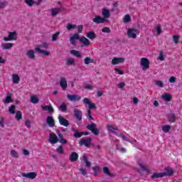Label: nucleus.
<instances>
[{
    "label": "nucleus",
    "instance_id": "obj_1",
    "mask_svg": "<svg viewBox=\"0 0 182 182\" xmlns=\"http://www.w3.org/2000/svg\"><path fill=\"white\" fill-rule=\"evenodd\" d=\"M86 129H87V130H90V132H91L92 134H95V136H99V134L100 133L99 129H97L96 123L95 122H92V124L87 125Z\"/></svg>",
    "mask_w": 182,
    "mask_h": 182
},
{
    "label": "nucleus",
    "instance_id": "obj_2",
    "mask_svg": "<svg viewBox=\"0 0 182 182\" xmlns=\"http://www.w3.org/2000/svg\"><path fill=\"white\" fill-rule=\"evenodd\" d=\"M137 33H139V30L136 28H128L127 36L128 38H132V39H136L137 38Z\"/></svg>",
    "mask_w": 182,
    "mask_h": 182
},
{
    "label": "nucleus",
    "instance_id": "obj_3",
    "mask_svg": "<svg viewBox=\"0 0 182 182\" xmlns=\"http://www.w3.org/2000/svg\"><path fill=\"white\" fill-rule=\"evenodd\" d=\"M92 140H93L91 137H88L87 139H82L79 141L80 146H85V147H90L92 144Z\"/></svg>",
    "mask_w": 182,
    "mask_h": 182
},
{
    "label": "nucleus",
    "instance_id": "obj_4",
    "mask_svg": "<svg viewBox=\"0 0 182 182\" xmlns=\"http://www.w3.org/2000/svg\"><path fill=\"white\" fill-rule=\"evenodd\" d=\"M17 38L16 31L9 32L8 37H4L3 40L4 42H9V41H16Z\"/></svg>",
    "mask_w": 182,
    "mask_h": 182
},
{
    "label": "nucleus",
    "instance_id": "obj_5",
    "mask_svg": "<svg viewBox=\"0 0 182 182\" xmlns=\"http://www.w3.org/2000/svg\"><path fill=\"white\" fill-rule=\"evenodd\" d=\"M141 66H142V70H146L150 68V60L146 58H141Z\"/></svg>",
    "mask_w": 182,
    "mask_h": 182
},
{
    "label": "nucleus",
    "instance_id": "obj_6",
    "mask_svg": "<svg viewBox=\"0 0 182 182\" xmlns=\"http://www.w3.org/2000/svg\"><path fill=\"white\" fill-rule=\"evenodd\" d=\"M67 99H68V100H70V102H79V100L82 99V97L77 95L68 94L67 95Z\"/></svg>",
    "mask_w": 182,
    "mask_h": 182
},
{
    "label": "nucleus",
    "instance_id": "obj_7",
    "mask_svg": "<svg viewBox=\"0 0 182 182\" xmlns=\"http://www.w3.org/2000/svg\"><path fill=\"white\" fill-rule=\"evenodd\" d=\"M82 102L85 105H88V107H89L90 110L96 109V105H95L93 102H90L89 98L85 97L83 99Z\"/></svg>",
    "mask_w": 182,
    "mask_h": 182
},
{
    "label": "nucleus",
    "instance_id": "obj_8",
    "mask_svg": "<svg viewBox=\"0 0 182 182\" xmlns=\"http://www.w3.org/2000/svg\"><path fill=\"white\" fill-rule=\"evenodd\" d=\"M48 141L51 143V144H56V143L59 141V139L58 138V136H56L55 133H50V137L48 139Z\"/></svg>",
    "mask_w": 182,
    "mask_h": 182
},
{
    "label": "nucleus",
    "instance_id": "obj_9",
    "mask_svg": "<svg viewBox=\"0 0 182 182\" xmlns=\"http://www.w3.org/2000/svg\"><path fill=\"white\" fill-rule=\"evenodd\" d=\"M21 176L22 177H26V178H30L31 180H33V178H36V176H38V173L36 172H29L27 173H23Z\"/></svg>",
    "mask_w": 182,
    "mask_h": 182
},
{
    "label": "nucleus",
    "instance_id": "obj_10",
    "mask_svg": "<svg viewBox=\"0 0 182 182\" xmlns=\"http://www.w3.org/2000/svg\"><path fill=\"white\" fill-rule=\"evenodd\" d=\"M162 173L164 174V177H170L174 174V171L172 168L168 166L165 168V172H162Z\"/></svg>",
    "mask_w": 182,
    "mask_h": 182
},
{
    "label": "nucleus",
    "instance_id": "obj_11",
    "mask_svg": "<svg viewBox=\"0 0 182 182\" xmlns=\"http://www.w3.org/2000/svg\"><path fill=\"white\" fill-rule=\"evenodd\" d=\"M94 23H97V25L100 23H105L106 22V19L100 16H95V18L92 19Z\"/></svg>",
    "mask_w": 182,
    "mask_h": 182
},
{
    "label": "nucleus",
    "instance_id": "obj_12",
    "mask_svg": "<svg viewBox=\"0 0 182 182\" xmlns=\"http://www.w3.org/2000/svg\"><path fill=\"white\" fill-rule=\"evenodd\" d=\"M58 122L61 126H64L65 127H68V126H69V121L65 119L63 116L58 117Z\"/></svg>",
    "mask_w": 182,
    "mask_h": 182
},
{
    "label": "nucleus",
    "instance_id": "obj_13",
    "mask_svg": "<svg viewBox=\"0 0 182 182\" xmlns=\"http://www.w3.org/2000/svg\"><path fill=\"white\" fill-rule=\"evenodd\" d=\"M60 86L63 90H65L66 89H68V81L66 80V78L65 77L60 78Z\"/></svg>",
    "mask_w": 182,
    "mask_h": 182
},
{
    "label": "nucleus",
    "instance_id": "obj_14",
    "mask_svg": "<svg viewBox=\"0 0 182 182\" xmlns=\"http://www.w3.org/2000/svg\"><path fill=\"white\" fill-rule=\"evenodd\" d=\"M102 15L104 19H109V18H110V11L106 8H103L102 10Z\"/></svg>",
    "mask_w": 182,
    "mask_h": 182
},
{
    "label": "nucleus",
    "instance_id": "obj_15",
    "mask_svg": "<svg viewBox=\"0 0 182 182\" xmlns=\"http://www.w3.org/2000/svg\"><path fill=\"white\" fill-rule=\"evenodd\" d=\"M72 131L74 132L73 137H75L76 139H80L85 134L84 132H80L78 129H75V128H72Z\"/></svg>",
    "mask_w": 182,
    "mask_h": 182
},
{
    "label": "nucleus",
    "instance_id": "obj_16",
    "mask_svg": "<svg viewBox=\"0 0 182 182\" xmlns=\"http://www.w3.org/2000/svg\"><path fill=\"white\" fill-rule=\"evenodd\" d=\"M124 58H114L112 60V65H119L120 63H124Z\"/></svg>",
    "mask_w": 182,
    "mask_h": 182
},
{
    "label": "nucleus",
    "instance_id": "obj_17",
    "mask_svg": "<svg viewBox=\"0 0 182 182\" xmlns=\"http://www.w3.org/2000/svg\"><path fill=\"white\" fill-rule=\"evenodd\" d=\"M74 116L75 117H76L77 120H78V122H80L82 120V111L77 109H74Z\"/></svg>",
    "mask_w": 182,
    "mask_h": 182
},
{
    "label": "nucleus",
    "instance_id": "obj_18",
    "mask_svg": "<svg viewBox=\"0 0 182 182\" xmlns=\"http://www.w3.org/2000/svg\"><path fill=\"white\" fill-rule=\"evenodd\" d=\"M46 122L50 127H55V119L53 117L48 116L46 119Z\"/></svg>",
    "mask_w": 182,
    "mask_h": 182
},
{
    "label": "nucleus",
    "instance_id": "obj_19",
    "mask_svg": "<svg viewBox=\"0 0 182 182\" xmlns=\"http://www.w3.org/2000/svg\"><path fill=\"white\" fill-rule=\"evenodd\" d=\"M41 109L45 112H48V113H53V112H55V109H53V107L51 105L43 106L41 107Z\"/></svg>",
    "mask_w": 182,
    "mask_h": 182
},
{
    "label": "nucleus",
    "instance_id": "obj_20",
    "mask_svg": "<svg viewBox=\"0 0 182 182\" xmlns=\"http://www.w3.org/2000/svg\"><path fill=\"white\" fill-rule=\"evenodd\" d=\"M80 42H82L84 46H89V45H90V41L85 36L80 37Z\"/></svg>",
    "mask_w": 182,
    "mask_h": 182
},
{
    "label": "nucleus",
    "instance_id": "obj_21",
    "mask_svg": "<svg viewBox=\"0 0 182 182\" xmlns=\"http://www.w3.org/2000/svg\"><path fill=\"white\" fill-rule=\"evenodd\" d=\"M4 103H12L14 100H12V94L11 92H7L5 100H3Z\"/></svg>",
    "mask_w": 182,
    "mask_h": 182
},
{
    "label": "nucleus",
    "instance_id": "obj_22",
    "mask_svg": "<svg viewBox=\"0 0 182 182\" xmlns=\"http://www.w3.org/2000/svg\"><path fill=\"white\" fill-rule=\"evenodd\" d=\"M1 48L4 50H6L8 49H12V48H14V43H3L1 44Z\"/></svg>",
    "mask_w": 182,
    "mask_h": 182
},
{
    "label": "nucleus",
    "instance_id": "obj_23",
    "mask_svg": "<svg viewBox=\"0 0 182 182\" xmlns=\"http://www.w3.org/2000/svg\"><path fill=\"white\" fill-rule=\"evenodd\" d=\"M26 55L28 58V59H31V60L35 59V51H33V50H28L26 51Z\"/></svg>",
    "mask_w": 182,
    "mask_h": 182
},
{
    "label": "nucleus",
    "instance_id": "obj_24",
    "mask_svg": "<svg viewBox=\"0 0 182 182\" xmlns=\"http://www.w3.org/2000/svg\"><path fill=\"white\" fill-rule=\"evenodd\" d=\"M51 16H56L58 14H60L62 12V9L60 8H53L50 9Z\"/></svg>",
    "mask_w": 182,
    "mask_h": 182
},
{
    "label": "nucleus",
    "instance_id": "obj_25",
    "mask_svg": "<svg viewBox=\"0 0 182 182\" xmlns=\"http://www.w3.org/2000/svg\"><path fill=\"white\" fill-rule=\"evenodd\" d=\"M77 159H79V155L76 152H72L70 156V160L72 162L77 161Z\"/></svg>",
    "mask_w": 182,
    "mask_h": 182
},
{
    "label": "nucleus",
    "instance_id": "obj_26",
    "mask_svg": "<svg viewBox=\"0 0 182 182\" xmlns=\"http://www.w3.org/2000/svg\"><path fill=\"white\" fill-rule=\"evenodd\" d=\"M36 52H38V53H43L44 56H49L50 55V53L49 51H46L45 50H41L39 48V47H37L35 48Z\"/></svg>",
    "mask_w": 182,
    "mask_h": 182
},
{
    "label": "nucleus",
    "instance_id": "obj_27",
    "mask_svg": "<svg viewBox=\"0 0 182 182\" xmlns=\"http://www.w3.org/2000/svg\"><path fill=\"white\" fill-rule=\"evenodd\" d=\"M12 79H13V83H14V85H18V83H19L21 78L19 77V75H16V74H12Z\"/></svg>",
    "mask_w": 182,
    "mask_h": 182
},
{
    "label": "nucleus",
    "instance_id": "obj_28",
    "mask_svg": "<svg viewBox=\"0 0 182 182\" xmlns=\"http://www.w3.org/2000/svg\"><path fill=\"white\" fill-rule=\"evenodd\" d=\"M162 99L166 102H171V99H173V96L170 94H164L161 96Z\"/></svg>",
    "mask_w": 182,
    "mask_h": 182
},
{
    "label": "nucleus",
    "instance_id": "obj_29",
    "mask_svg": "<svg viewBox=\"0 0 182 182\" xmlns=\"http://www.w3.org/2000/svg\"><path fill=\"white\" fill-rule=\"evenodd\" d=\"M87 38H88V39H91V41L96 39V33H95V31H90L87 33Z\"/></svg>",
    "mask_w": 182,
    "mask_h": 182
},
{
    "label": "nucleus",
    "instance_id": "obj_30",
    "mask_svg": "<svg viewBox=\"0 0 182 182\" xmlns=\"http://www.w3.org/2000/svg\"><path fill=\"white\" fill-rule=\"evenodd\" d=\"M82 160H83L84 163H85L86 167L89 168V167H90V166H92V164L89 161L86 154L82 155Z\"/></svg>",
    "mask_w": 182,
    "mask_h": 182
},
{
    "label": "nucleus",
    "instance_id": "obj_31",
    "mask_svg": "<svg viewBox=\"0 0 182 182\" xmlns=\"http://www.w3.org/2000/svg\"><path fill=\"white\" fill-rule=\"evenodd\" d=\"M92 171H93V175L97 177V176L99 175V173L100 172V167L99 166H95L92 167Z\"/></svg>",
    "mask_w": 182,
    "mask_h": 182
},
{
    "label": "nucleus",
    "instance_id": "obj_32",
    "mask_svg": "<svg viewBox=\"0 0 182 182\" xmlns=\"http://www.w3.org/2000/svg\"><path fill=\"white\" fill-rule=\"evenodd\" d=\"M70 53L73 56H76V58H82V54L80 53V52L76 50H71L70 51Z\"/></svg>",
    "mask_w": 182,
    "mask_h": 182
},
{
    "label": "nucleus",
    "instance_id": "obj_33",
    "mask_svg": "<svg viewBox=\"0 0 182 182\" xmlns=\"http://www.w3.org/2000/svg\"><path fill=\"white\" fill-rule=\"evenodd\" d=\"M161 177H164L163 172L161 173H154L153 175L151 176V178H161Z\"/></svg>",
    "mask_w": 182,
    "mask_h": 182
},
{
    "label": "nucleus",
    "instance_id": "obj_34",
    "mask_svg": "<svg viewBox=\"0 0 182 182\" xmlns=\"http://www.w3.org/2000/svg\"><path fill=\"white\" fill-rule=\"evenodd\" d=\"M59 107L63 113H66V112H68V105H66L65 102L60 105Z\"/></svg>",
    "mask_w": 182,
    "mask_h": 182
},
{
    "label": "nucleus",
    "instance_id": "obj_35",
    "mask_svg": "<svg viewBox=\"0 0 182 182\" xmlns=\"http://www.w3.org/2000/svg\"><path fill=\"white\" fill-rule=\"evenodd\" d=\"M107 129L109 132H112V133H113L114 134H117V132L119 129H117V127H114L112 125H107ZM114 130L116 132H114Z\"/></svg>",
    "mask_w": 182,
    "mask_h": 182
},
{
    "label": "nucleus",
    "instance_id": "obj_36",
    "mask_svg": "<svg viewBox=\"0 0 182 182\" xmlns=\"http://www.w3.org/2000/svg\"><path fill=\"white\" fill-rule=\"evenodd\" d=\"M10 154L11 157H14V159H19V154L15 149H11Z\"/></svg>",
    "mask_w": 182,
    "mask_h": 182
},
{
    "label": "nucleus",
    "instance_id": "obj_37",
    "mask_svg": "<svg viewBox=\"0 0 182 182\" xmlns=\"http://www.w3.org/2000/svg\"><path fill=\"white\" fill-rule=\"evenodd\" d=\"M31 102L33 103V105H36L39 103V98H38L36 95H32L31 97Z\"/></svg>",
    "mask_w": 182,
    "mask_h": 182
},
{
    "label": "nucleus",
    "instance_id": "obj_38",
    "mask_svg": "<svg viewBox=\"0 0 182 182\" xmlns=\"http://www.w3.org/2000/svg\"><path fill=\"white\" fill-rule=\"evenodd\" d=\"M168 119L171 123H176V114L173 113L170 114Z\"/></svg>",
    "mask_w": 182,
    "mask_h": 182
},
{
    "label": "nucleus",
    "instance_id": "obj_39",
    "mask_svg": "<svg viewBox=\"0 0 182 182\" xmlns=\"http://www.w3.org/2000/svg\"><path fill=\"white\" fill-rule=\"evenodd\" d=\"M102 171L103 173H105V174H106L107 176H109V177H113V174H112V173H110V171L109 170L108 167H104L102 168Z\"/></svg>",
    "mask_w": 182,
    "mask_h": 182
},
{
    "label": "nucleus",
    "instance_id": "obj_40",
    "mask_svg": "<svg viewBox=\"0 0 182 182\" xmlns=\"http://www.w3.org/2000/svg\"><path fill=\"white\" fill-rule=\"evenodd\" d=\"M66 65L68 66H72V65H75V59H73L72 58L67 59Z\"/></svg>",
    "mask_w": 182,
    "mask_h": 182
},
{
    "label": "nucleus",
    "instance_id": "obj_41",
    "mask_svg": "<svg viewBox=\"0 0 182 182\" xmlns=\"http://www.w3.org/2000/svg\"><path fill=\"white\" fill-rule=\"evenodd\" d=\"M77 26L76 24H72V23H68L67 25V30L68 31H73V29H76Z\"/></svg>",
    "mask_w": 182,
    "mask_h": 182
},
{
    "label": "nucleus",
    "instance_id": "obj_42",
    "mask_svg": "<svg viewBox=\"0 0 182 182\" xmlns=\"http://www.w3.org/2000/svg\"><path fill=\"white\" fill-rule=\"evenodd\" d=\"M94 62V60L89 58V57H86L85 59H84V64L85 65H89L90 63H93Z\"/></svg>",
    "mask_w": 182,
    "mask_h": 182
},
{
    "label": "nucleus",
    "instance_id": "obj_43",
    "mask_svg": "<svg viewBox=\"0 0 182 182\" xmlns=\"http://www.w3.org/2000/svg\"><path fill=\"white\" fill-rule=\"evenodd\" d=\"M59 35H60V32L57 31L52 36L51 41L53 42H56V41H58V36H59Z\"/></svg>",
    "mask_w": 182,
    "mask_h": 182
},
{
    "label": "nucleus",
    "instance_id": "obj_44",
    "mask_svg": "<svg viewBox=\"0 0 182 182\" xmlns=\"http://www.w3.org/2000/svg\"><path fill=\"white\" fill-rule=\"evenodd\" d=\"M170 129H171V127H170V125L162 126V130L164 133H168V132H170Z\"/></svg>",
    "mask_w": 182,
    "mask_h": 182
},
{
    "label": "nucleus",
    "instance_id": "obj_45",
    "mask_svg": "<svg viewBox=\"0 0 182 182\" xmlns=\"http://www.w3.org/2000/svg\"><path fill=\"white\" fill-rule=\"evenodd\" d=\"M16 119L17 121H19V120H21V119H22V112L17 111L16 112Z\"/></svg>",
    "mask_w": 182,
    "mask_h": 182
},
{
    "label": "nucleus",
    "instance_id": "obj_46",
    "mask_svg": "<svg viewBox=\"0 0 182 182\" xmlns=\"http://www.w3.org/2000/svg\"><path fill=\"white\" fill-rule=\"evenodd\" d=\"M130 21H132V18L130 17V15L127 14L124 16V23H128V22H129Z\"/></svg>",
    "mask_w": 182,
    "mask_h": 182
},
{
    "label": "nucleus",
    "instance_id": "obj_47",
    "mask_svg": "<svg viewBox=\"0 0 182 182\" xmlns=\"http://www.w3.org/2000/svg\"><path fill=\"white\" fill-rule=\"evenodd\" d=\"M56 151L58 154H65V151H63V146H58V148L56 149Z\"/></svg>",
    "mask_w": 182,
    "mask_h": 182
},
{
    "label": "nucleus",
    "instance_id": "obj_48",
    "mask_svg": "<svg viewBox=\"0 0 182 182\" xmlns=\"http://www.w3.org/2000/svg\"><path fill=\"white\" fill-rule=\"evenodd\" d=\"M25 4L28 5V6H33V4H35V1L33 0H25Z\"/></svg>",
    "mask_w": 182,
    "mask_h": 182
},
{
    "label": "nucleus",
    "instance_id": "obj_49",
    "mask_svg": "<svg viewBox=\"0 0 182 182\" xmlns=\"http://www.w3.org/2000/svg\"><path fill=\"white\" fill-rule=\"evenodd\" d=\"M178 39H180V36L178 35H175L173 37V41L176 45L178 44Z\"/></svg>",
    "mask_w": 182,
    "mask_h": 182
},
{
    "label": "nucleus",
    "instance_id": "obj_50",
    "mask_svg": "<svg viewBox=\"0 0 182 182\" xmlns=\"http://www.w3.org/2000/svg\"><path fill=\"white\" fill-rule=\"evenodd\" d=\"M15 105H11L9 109V113H11V114H15Z\"/></svg>",
    "mask_w": 182,
    "mask_h": 182
},
{
    "label": "nucleus",
    "instance_id": "obj_51",
    "mask_svg": "<svg viewBox=\"0 0 182 182\" xmlns=\"http://www.w3.org/2000/svg\"><path fill=\"white\" fill-rule=\"evenodd\" d=\"M79 171H80V173L82 176H87V171H86V168H80L79 169Z\"/></svg>",
    "mask_w": 182,
    "mask_h": 182
},
{
    "label": "nucleus",
    "instance_id": "obj_52",
    "mask_svg": "<svg viewBox=\"0 0 182 182\" xmlns=\"http://www.w3.org/2000/svg\"><path fill=\"white\" fill-rule=\"evenodd\" d=\"M87 116L88 117V120H93V117H92V111L87 109Z\"/></svg>",
    "mask_w": 182,
    "mask_h": 182
},
{
    "label": "nucleus",
    "instance_id": "obj_53",
    "mask_svg": "<svg viewBox=\"0 0 182 182\" xmlns=\"http://www.w3.org/2000/svg\"><path fill=\"white\" fill-rule=\"evenodd\" d=\"M102 32L104 33H110V28L109 27H104L102 29Z\"/></svg>",
    "mask_w": 182,
    "mask_h": 182
},
{
    "label": "nucleus",
    "instance_id": "obj_54",
    "mask_svg": "<svg viewBox=\"0 0 182 182\" xmlns=\"http://www.w3.org/2000/svg\"><path fill=\"white\" fill-rule=\"evenodd\" d=\"M139 166L141 167L142 171L149 172V169L147 168V167H146V166L144 164H139Z\"/></svg>",
    "mask_w": 182,
    "mask_h": 182
},
{
    "label": "nucleus",
    "instance_id": "obj_55",
    "mask_svg": "<svg viewBox=\"0 0 182 182\" xmlns=\"http://www.w3.org/2000/svg\"><path fill=\"white\" fill-rule=\"evenodd\" d=\"M71 38L74 39V41L78 40L80 41V37L79 36L78 33H74Z\"/></svg>",
    "mask_w": 182,
    "mask_h": 182
},
{
    "label": "nucleus",
    "instance_id": "obj_56",
    "mask_svg": "<svg viewBox=\"0 0 182 182\" xmlns=\"http://www.w3.org/2000/svg\"><path fill=\"white\" fill-rule=\"evenodd\" d=\"M119 136L122 137V140H124V141L130 142V139H129L127 136L123 135V134H120Z\"/></svg>",
    "mask_w": 182,
    "mask_h": 182
},
{
    "label": "nucleus",
    "instance_id": "obj_57",
    "mask_svg": "<svg viewBox=\"0 0 182 182\" xmlns=\"http://www.w3.org/2000/svg\"><path fill=\"white\" fill-rule=\"evenodd\" d=\"M156 86H158L159 87H164V85L163 84V82L160 80H158L156 82Z\"/></svg>",
    "mask_w": 182,
    "mask_h": 182
},
{
    "label": "nucleus",
    "instance_id": "obj_58",
    "mask_svg": "<svg viewBox=\"0 0 182 182\" xmlns=\"http://www.w3.org/2000/svg\"><path fill=\"white\" fill-rule=\"evenodd\" d=\"M114 70L115 72H117L119 75H124V71L117 68H114Z\"/></svg>",
    "mask_w": 182,
    "mask_h": 182
},
{
    "label": "nucleus",
    "instance_id": "obj_59",
    "mask_svg": "<svg viewBox=\"0 0 182 182\" xmlns=\"http://www.w3.org/2000/svg\"><path fill=\"white\" fill-rule=\"evenodd\" d=\"M58 141L61 144H68V140L65 139V138L58 139Z\"/></svg>",
    "mask_w": 182,
    "mask_h": 182
},
{
    "label": "nucleus",
    "instance_id": "obj_60",
    "mask_svg": "<svg viewBox=\"0 0 182 182\" xmlns=\"http://www.w3.org/2000/svg\"><path fill=\"white\" fill-rule=\"evenodd\" d=\"M6 5H8V2H6V1L1 2L0 3V9H4V8H5V6H6Z\"/></svg>",
    "mask_w": 182,
    "mask_h": 182
},
{
    "label": "nucleus",
    "instance_id": "obj_61",
    "mask_svg": "<svg viewBox=\"0 0 182 182\" xmlns=\"http://www.w3.org/2000/svg\"><path fill=\"white\" fill-rule=\"evenodd\" d=\"M156 31L158 33V35H160L161 33V26L158 25L156 28Z\"/></svg>",
    "mask_w": 182,
    "mask_h": 182
},
{
    "label": "nucleus",
    "instance_id": "obj_62",
    "mask_svg": "<svg viewBox=\"0 0 182 182\" xmlns=\"http://www.w3.org/2000/svg\"><path fill=\"white\" fill-rule=\"evenodd\" d=\"M25 124L28 129H31V120L26 119L25 122Z\"/></svg>",
    "mask_w": 182,
    "mask_h": 182
},
{
    "label": "nucleus",
    "instance_id": "obj_63",
    "mask_svg": "<svg viewBox=\"0 0 182 182\" xmlns=\"http://www.w3.org/2000/svg\"><path fill=\"white\" fill-rule=\"evenodd\" d=\"M0 126L1 127H4L5 126V120L4 119V118H0Z\"/></svg>",
    "mask_w": 182,
    "mask_h": 182
},
{
    "label": "nucleus",
    "instance_id": "obj_64",
    "mask_svg": "<svg viewBox=\"0 0 182 182\" xmlns=\"http://www.w3.org/2000/svg\"><path fill=\"white\" fill-rule=\"evenodd\" d=\"M159 60H164V55L163 54V53L160 52L159 53Z\"/></svg>",
    "mask_w": 182,
    "mask_h": 182
}]
</instances>
